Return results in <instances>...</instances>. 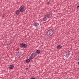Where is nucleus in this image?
<instances>
[{"label": "nucleus", "mask_w": 79, "mask_h": 79, "mask_svg": "<svg viewBox=\"0 0 79 79\" xmlns=\"http://www.w3.org/2000/svg\"><path fill=\"white\" fill-rule=\"evenodd\" d=\"M25 69H26V70H28V68H25Z\"/></svg>", "instance_id": "obj_15"}, {"label": "nucleus", "mask_w": 79, "mask_h": 79, "mask_svg": "<svg viewBox=\"0 0 79 79\" xmlns=\"http://www.w3.org/2000/svg\"><path fill=\"white\" fill-rule=\"evenodd\" d=\"M36 53L38 54L40 53V50H37L36 51Z\"/></svg>", "instance_id": "obj_11"}, {"label": "nucleus", "mask_w": 79, "mask_h": 79, "mask_svg": "<svg viewBox=\"0 0 79 79\" xmlns=\"http://www.w3.org/2000/svg\"><path fill=\"white\" fill-rule=\"evenodd\" d=\"M78 64H79V62H78Z\"/></svg>", "instance_id": "obj_17"}, {"label": "nucleus", "mask_w": 79, "mask_h": 79, "mask_svg": "<svg viewBox=\"0 0 79 79\" xmlns=\"http://www.w3.org/2000/svg\"><path fill=\"white\" fill-rule=\"evenodd\" d=\"M50 18V14H47L44 15V17L43 18V21H45L48 18Z\"/></svg>", "instance_id": "obj_2"}, {"label": "nucleus", "mask_w": 79, "mask_h": 79, "mask_svg": "<svg viewBox=\"0 0 79 79\" xmlns=\"http://www.w3.org/2000/svg\"><path fill=\"white\" fill-rule=\"evenodd\" d=\"M20 47L21 48H26L27 47V44L22 43L20 45Z\"/></svg>", "instance_id": "obj_5"}, {"label": "nucleus", "mask_w": 79, "mask_h": 79, "mask_svg": "<svg viewBox=\"0 0 79 79\" xmlns=\"http://www.w3.org/2000/svg\"><path fill=\"white\" fill-rule=\"evenodd\" d=\"M36 55L37 54L36 53H32L30 56L29 59H30V60H32V59H33L34 58H35V57L36 56Z\"/></svg>", "instance_id": "obj_4"}, {"label": "nucleus", "mask_w": 79, "mask_h": 79, "mask_svg": "<svg viewBox=\"0 0 79 79\" xmlns=\"http://www.w3.org/2000/svg\"><path fill=\"white\" fill-rule=\"evenodd\" d=\"M26 62H27V63H29V62H30V60H29V59L27 60H26Z\"/></svg>", "instance_id": "obj_12"}, {"label": "nucleus", "mask_w": 79, "mask_h": 79, "mask_svg": "<svg viewBox=\"0 0 79 79\" xmlns=\"http://www.w3.org/2000/svg\"><path fill=\"white\" fill-rule=\"evenodd\" d=\"M47 4H48V5H49V4H50V2H48Z\"/></svg>", "instance_id": "obj_13"}, {"label": "nucleus", "mask_w": 79, "mask_h": 79, "mask_svg": "<svg viewBox=\"0 0 79 79\" xmlns=\"http://www.w3.org/2000/svg\"><path fill=\"white\" fill-rule=\"evenodd\" d=\"M71 53L70 52H68L66 54V55H65L66 58H68V56L70 55Z\"/></svg>", "instance_id": "obj_6"}, {"label": "nucleus", "mask_w": 79, "mask_h": 79, "mask_svg": "<svg viewBox=\"0 0 79 79\" xmlns=\"http://www.w3.org/2000/svg\"><path fill=\"white\" fill-rule=\"evenodd\" d=\"M19 10L21 12H24L25 11V6H21Z\"/></svg>", "instance_id": "obj_3"}, {"label": "nucleus", "mask_w": 79, "mask_h": 79, "mask_svg": "<svg viewBox=\"0 0 79 79\" xmlns=\"http://www.w3.org/2000/svg\"><path fill=\"white\" fill-rule=\"evenodd\" d=\"M54 30H50L47 33V35L48 36H52L54 34Z\"/></svg>", "instance_id": "obj_1"}, {"label": "nucleus", "mask_w": 79, "mask_h": 79, "mask_svg": "<svg viewBox=\"0 0 79 79\" xmlns=\"http://www.w3.org/2000/svg\"><path fill=\"white\" fill-rule=\"evenodd\" d=\"M14 68V65H11L10 66V69H13Z\"/></svg>", "instance_id": "obj_9"}, {"label": "nucleus", "mask_w": 79, "mask_h": 79, "mask_svg": "<svg viewBox=\"0 0 79 79\" xmlns=\"http://www.w3.org/2000/svg\"><path fill=\"white\" fill-rule=\"evenodd\" d=\"M15 13L16 15H19L20 13V11L19 10H18L15 11Z\"/></svg>", "instance_id": "obj_7"}, {"label": "nucleus", "mask_w": 79, "mask_h": 79, "mask_svg": "<svg viewBox=\"0 0 79 79\" xmlns=\"http://www.w3.org/2000/svg\"><path fill=\"white\" fill-rule=\"evenodd\" d=\"M39 23H36L34 24V26L37 27V26H39Z\"/></svg>", "instance_id": "obj_8"}, {"label": "nucleus", "mask_w": 79, "mask_h": 79, "mask_svg": "<svg viewBox=\"0 0 79 79\" xmlns=\"http://www.w3.org/2000/svg\"><path fill=\"white\" fill-rule=\"evenodd\" d=\"M77 8H79V6H78L77 7Z\"/></svg>", "instance_id": "obj_14"}, {"label": "nucleus", "mask_w": 79, "mask_h": 79, "mask_svg": "<svg viewBox=\"0 0 79 79\" xmlns=\"http://www.w3.org/2000/svg\"><path fill=\"white\" fill-rule=\"evenodd\" d=\"M57 48H58L59 49H60V48H62V46H61V45H59L58 46Z\"/></svg>", "instance_id": "obj_10"}, {"label": "nucleus", "mask_w": 79, "mask_h": 79, "mask_svg": "<svg viewBox=\"0 0 79 79\" xmlns=\"http://www.w3.org/2000/svg\"><path fill=\"white\" fill-rule=\"evenodd\" d=\"M31 79H35L34 78H32Z\"/></svg>", "instance_id": "obj_16"}]
</instances>
